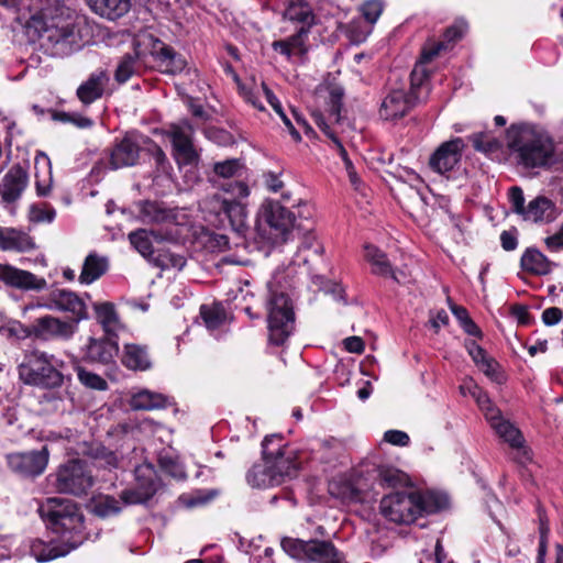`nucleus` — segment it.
Segmentation results:
<instances>
[{"instance_id":"nucleus-37","label":"nucleus","mask_w":563,"mask_h":563,"mask_svg":"<svg viewBox=\"0 0 563 563\" xmlns=\"http://www.w3.org/2000/svg\"><path fill=\"white\" fill-rule=\"evenodd\" d=\"M168 398L163 394L142 389L132 395L131 408L135 410H155L167 407Z\"/></svg>"},{"instance_id":"nucleus-45","label":"nucleus","mask_w":563,"mask_h":563,"mask_svg":"<svg viewBox=\"0 0 563 563\" xmlns=\"http://www.w3.org/2000/svg\"><path fill=\"white\" fill-rule=\"evenodd\" d=\"M262 89L265 93V99L269 103V106L274 109V111L279 115V118L283 120L285 126L288 129L290 135L296 142H299L301 140V136L299 132L295 129L292 122L290 119L286 115V113L283 110L282 103L278 100V98L268 89L266 85L262 86Z\"/></svg>"},{"instance_id":"nucleus-55","label":"nucleus","mask_w":563,"mask_h":563,"mask_svg":"<svg viewBox=\"0 0 563 563\" xmlns=\"http://www.w3.org/2000/svg\"><path fill=\"white\" fill-rule=\"evenodd\" d=\"M135 71V57L126 55L123 57L115 70V79L119 82H125Z\"/></svg>"},{"instance_id":"nucleus-11","label":"nucleus","mask_w":563,"mask_h":563,"mask_svg":"<svg viewBox=\"0 0 563 563\" xmlns=\"http://www.w3.org/2000/svg\"><path fill=\"white\" fill-rule=\"evenodd\" d=\"M278 434L266 437L262 443L264 459L274 465L275 474L280 478L291 477L299 468L297 454L294 450L286 448Z\"/></svg>"},{"instance_id":"nucleus-58","label":"nucleus","mask_w":563,"mask_h":563,"mask_svg":"<svg viewBox=\"0 0 563 563\" xmlns=\"http://www.w3.org/2000/svg\"><path fill=\"white\" fill-rule=\"evenodd\" d=\"M342 97L343 90L340 87H333L330 90V118L335 122H339L340 120Z\"/></svg>"},{"instance_id":"nucleus-15","label":"nucleus","mask_w":563,"mask_h":563,"mask_svg":"<svg viewBox=\"0 0 563 563\" xmlns=\"http://www.w3.org/2000/svg\"><path fill=\"white\" fill-rule=\"evenodd\" d=\"M464 146L460 137L442 143L431 155L430 167L439 174L452 170L460 162Z\"/></svg>"},{"instance_id":"nucleus-21","label":"nucleus","mask_w":563,"mask_h":563,"mask_svg":"<svg viewBox=\"0 0 563 563\" xmlns=\"http://www.w3.org/2000/svg\"><path fill=\"white\" fill-rule=\"evenodd\" d=\"M49 302V308L71 313L75 324L88 317L84 300L73 291L64 289L52 291Z\"/></svg>"},{"instance_id":"nucleus-13","label":"nucleus","mask_w":563,"mask_h":563,"mask_svg":"<svg viewBox=\"0 0 563 563\" xmlns=\"http://www.w3.org/2000/svg\"><path fill=\"white\" fill-rule=\"evenodd\" d=\"M192 134L194 128L186 120L169 125L168 135L179 164H192L198 158V153L192 144Z\"/></svg>"},{"instance_id":"nucleus-8","label":"nucleus","mask_w":563,"mask_h":563,"mask_svg":"<svg viewBox=\"0 0 563 563\" xmlns=\"http://www.w3.org/2000/svg\"><path fill=\"white\" fill-rule=\"evenodd\" d=\"M60 366L62 362L53 355L35 352L20 365L19 375L25 384L54 388L63 383Z\"/></svg>"},{"instance_id":"nucleus-33","label":"nucleus","mask_w":563,"mask_h":563,"mask_svg":"<svg viewBox=\"0 0 563 563\" xmlns=\"http://www.w3.org/2000/svg\"><path fill=\"white\" fill-rule=\"evenodd\" d=\"M35 187L38 196H47L52 188V164L49 157L40 152L35 156Z\"/></svg>"},{"instance_id":"nucleus-9","label":"nucleus","mask_w":563,"mask_h":563,"mask_svg":"<svg viewBox=\"0 0 563 563\" xmlns=\"http://www.w3.org/2000/svg\"><path fill=\"white\" fill-rule=\"evenodd\" d=\"M283 550L291 558L309 563H346L344 555L328 541L284 538Z\"/></svg>"},{"instance_id":"nucleus-30","label":"nucleus","mask_w":563,"mask_h":563,"mask_svg":"<svg viewBox=\"0 0 563 563\" xmlns=\"http://www.w3.org/2000/svg\"><path fill=\"white\" fill-rule=\"evenodd\" d=\"M109 267V261L106 256L90 253L84 262L79 282L90 285L106 274Z\"/></svg>"},{"instance_id":"nucleus-6","label":"nucleus","mask_w":563,"mask_h":563,"mask_svg":"<svg viewBox=\"0 0 563 563\" xmlns=\"http://www.w3.org/2000/svg\"><path fill=\"white\" fill-rule=\"evenodd\" d=\"M269 297L266 302L268 341L274 345H283L295 328V312L291 300L284 292L274 289L268 283Z\"/></svg>"},{"instance_id":"nucleus-26","label":"nucleus","mask_w":563,"mask_h":563,"mask_svg":"<svg viewBox=\"0 0 563 563\" xmlns=\"http://www.w3.org/2000/svg\"><path fill=\"white\" fill-rule=\"evenodd\" d=\"M34 247L35 243L26 232L14 228H0V250L27 252Z\"/></svg>"},{"instance_id":"nucleus-46","label":"nucleus","mask_w":563,"mask_h":563,"mask_svg":"<svg viewBox=\"0 0 563 563\" xmlns=\"http://www.w3.org/2000/svg\"><path fill=\"white\" fill-rule=\"evenodd\" d=\"M200 314L209 330L219 328L225 320V311L220 303L201 306Z\"/></svg>"},{"instance_id":"nucleus-36","label":"nucleus","mask_w":563,"mask_h":563,"mask_svg":"<svg viewBox=\"0 0 563 563\" xmlns=\"http://www.w3.org/2000/svg\"><path fill=\"white\" fill-rule=\"evenodd\" d=\"M122 364L132 371H146L151 367V360L145 346L125 344L123 347Z\"/></svg>"},{"instance_id":"nucleus-63","label":"nucleus","mask_w":563,"mask_h":563,"mask_svg":"<svg viewBox=\"0 0 563 563\" xmlns=\"http://www.w3.org/2000/svg\"><path fill=\"white\" fill-rule=\"evenodd\" d=\"M562 314L563 312L560 308L551 307L542 312V321L547 325H554L562 319Z\"/></svg>"},{"instance_id":"nucleus-35","label":"nucleus","mask_w":563,"mask_h":563,"mask_svg":"<svg viewBox=\"0 0 563 563\" xmlns=\"http://www.w3.org/2000/svg\"><path fill=\"white\" fill-rule=\"evenodd\" d=\"M247 483L253 487L266 488L279 485L280 478L275 474L274 465L264 459V464L253 466L247 473Z\"/></svg>"},{"instance_id":"nucleus-20","label":"nucleus","mask_w":563,"mask_h":563,"mask_svg":"<svg viewBox=\"0 0 563 563\" xmlns=\"http://www.w3.org/2000/svg\"><path fill=\"white\" fill-rule=\"evenodd\" d=\"M29 183L27 173L15 165L9 169L0 184L1 200L5 205H11L20 199Z\"/></svg>"},{"instance_id":"nucleus-60","label":"nucleus","mask_w":563,"mask_h":563,"mask_svg":"<svg viewBox=\"0 0 563 563\" xmlns=\"http://www.w3.org/2000/svg\"><path fill=\"white\" fill-rule=\"evenodd\" d=\"M445 558V554L443 553L442 545L440 543V540H437L434 545V552L426 551L422 553L419 562L420 563H442Z\"/></svg>"},{"instance_id":"nucleus-24","label":"nucleus","mask_w":563,"mask_h":563,"mask_svg":"<svg viewBox=\"0 0 563 563\" xmlns=\"http://www.w3.org/2000/svg\"><path fill=\"white\" fill-rule=\"evenodd\" d=\"M467 30V24L463 20L456 21L450 26L444 33V41L433 43L423 48L421 53L420 65L424 67L426 64L430 63L442 49H446L449 44L460 40Z\"/></svg>"},{"instance_id":"nucleus-31","label":"nucleus","mask_w":563,"mask_h":563,"mask_svg":"<svg viewBox=\"0 0 563 563\" xmlns=\"http://www.w3.org/2000/svg\"><path fill=\"white\" fill-rule=\"evenodd\" d=\"M365 257L372 265V271L375 274L382 276H390L397 283H405V276L402 273H396L391 269V266L387 260L385 253L373 245L365 246Z\"/></svg>"},{"instance_id":"nucleus-12","label":"nucleus","mask_w":563,"mask_h":563,"mask_svg":"<svg viewBox=\"0 0 563 563\" xmlns=\"http://www.w3.org/2000/svg\"><path fill=\"white\" fill-rule=\"evenodd\" d=\"M93 485V476L80 461H70L59 467L55 475V487L60 493L84 495Z\"/></svg>"},{"instance_id":"nucleus-17","label":"nucleus","mask_w":563,"mask_h":563,"mask_svg":"<svg viewBox=\"0 0 563 563\" xmlns=\"http://www.w3.org/2000/svg\"><path fill=\"white\" fill-rule=\"evenodd\" d=\"M0 280L7 286L23 290H42L46 287L44 278L9 264H0Z\"/></svg>"},{"instance_id":"nucleus-61","label":"nucleus","mask_w":563,"mask_h":563,"mask_svg":"<svg viewBox=\"0 0 563 563\" xmlns=\"http://www.w3.org/2000/svg\"><path fill=\"white\" fill-rule=\"evenodd\" d=\"M384 440L394 445L406 446L409 443V435L400 430H389L385 432Z\"/></svg>"},{"instance_id":"nucleus-57","label":"nucleus","mask_w":563,"mask_h":563,"mask_svg":"<svg viewBox=\"0 0 563 563\" xmlns=\"http://www.w3.org/2000/svg\"><path fill=\"white\" fill-rule=\"evenodd\" d=\"M335 146L339 150V153H340L342 159L344 161L345 168H346V172H347V175H349L352 186L356 190H360L361 180H360L351 161L347 157L346 151L344 150L343 145L341 144V142L339 140H335Z\"/></svg>"},{"instance_id":"nucleus-42","label":"nucleus","mask_w":563,"mask_h":563,"mask_svg":"<svg viewBox=\"0 0 563 563\" xmlns=\"http://www.w3.org/2000/svg\"><path fill=\"white\" fill-rule=\"evenodd\" d=\"M161 236L154 231L140 229L129 234V240L134 249L144 257H150L154 253L153 240Z\"/></svg>"},{"instance_id":"nucleus-27","label":"nucleus","mask_w":563,"mask_h":563,"mask_svg":"<svg viewBox=\"0 0 563 563\" xmlns=\"http://www.w3.org/2000/svg\"><path fill=\"white\" fill-rule=\"evenodd\" d=\"M108 81L109 77L102 70L91 74L77 89L79 100L85 104L92 103L102 96Z\"/></svg>"},{"instance_id":"nucleus-22","label":"nucleus","mask_w":563,"mask_h":563,"mask_svg":"<svg viewBox=\"0 0 563 563\" xmlns=\"http://www.w3.org/2000/svg\"><path fill=\"white\" fill-rule=\"evenodd\" d=\"M76 331V324L73 322L62 321L57 318L46 316L37 319L32 325L29 334L48 339L63 338L69 339Z\"/></svg>"},{"instance_id":"nucleus-49","label":"nucleus","mask_w":563,"mask_h":563,"mask_svg":"<svg viewBox=\"0 0 563 563\" xmlns=\"http://www.w3.org/2000/svg\"><path fill=\"white\" fill-rule=\"evenodd\" d=\"M120 501L111 496H100L93 501L92 510L99 517H109L120 511Z\"/></svg>"},{"instance_id":"nucleus-3","label":"nucleus","mask_w":563,"mask_h":563,"mask_svg":"<svg viewBox=\"0 0 563 563\" xmlns=\"http://www.w3.org/2000/svg\"><path fill=\"white\" fill-rule=\"evenodd\" d=\"M41 517L47 527L60 537L63 547H69L73 540L82 541V515L76 505L65 498H48L38 508Z\"/></svg>"},{"instance_id":"nucleus-7","label":"nucleus","mask_w":563,"mask_h":563,"mask_svg":"<svg viewBox=\"0 0 563 563\" xmlns=\"http://www.w3.org/2000/svg\"><path fill=\"white\" fill-rule=\"evenodd\" d=\"M427 76V69L417 63L411 71L410 92L408 93L404 87L390 89L380 103V118L384 120H395L407 114L416 102L420 100L418 91Z\"/></svg>"},{"instance_id":"nucleus-52","label":"nucleus","mask_w":563,"mask_h":563,"mask_svg":"<svg viewBox=\"0 0 563 563\" xmlns=\"http://www.w3.org/2000/svg\"><path fill=\"white\" fill-rule=\"evenodd\" d=\"M79 382L88 388L96 390H106L108 388L107 382L99 375L86 371L81 367L77 371Z\"/></svg>"},{"instance_id":"nucleus-10","label":"nucleus","mask_w":563,"mask_h":563,"mask_svg":"<svg viewBox=\"0 0 563 563\" xmlns=\"http://www.w3.org/2000/svg\"><path fill=\"white\" fill-rule=\"evenodd\" d=\"M250 195L249 186L243 181H229L222 185L221 191L214 196L222 211L231 221L232 225H243L246 217L243 200Z\"/></svg>"},{"instance_id":"nucleus-18","label":"nucleus","mask_w":563,"mask_h":563,"mask_svg":"<svg viewBox=\"0 0 563 563\" xmlns=\"http://www.w3.org/2000/svg\"><path fill=\"white\" fill-rule=\"evenodd\" d=\"M45 15H34L31 19V26L35 27L43 36L56 44H74L75 29L71 23L63 21L48 23L44 21Z\"/></svg>"},{"instance_id":"nucleus-38","label":"nucleus","mask_w":563,"mask_h":563,"mask_svg":"<svg viewBox=\"0 0 563 563\" xmlns=\"http://www.w3.org/2000/svg\"><path fill=\"white\" fill-rule=\"evenodd\" d=\"M133 46L135 57L140 58L152 55L157 58L159 51L164 49L165 44L155 38L151 33L144 31L135 35Z\"/></svg>"},{"instance_id":"nucleus-2","label":"nucleus","mask_w":563,"mask_h":563,"mask_svg":"<svg viewBox=\"0 0 563 563\" xmlns=\"http://www.w3.org/2000/svg\"><path fill=\"white\" fill-rule=\"evenodd\" d=\"M508 147L526 167L552 166L558 162L550 136L531 125H512L507 131Z\"/></svg>"},{"instance_id":"nucleus-47","label":"nucleus","mask_w":563,"mask_h":563,"mask_svg":"<svg viewBox=\"0 0 563 563\" xmlns=\"http://www.w3.org/2000/svg\"><path fill=\"white\" fill-rule=\"evenodd\" d=\"M284 15L290 21H297L307 25H310L313 21L310 5L302 1L290 2Z\"/></svg>"},{"instance_id":"nucleus-43","label":"nucleus","mask_w":563,"mask_h":563,"mask_svg":"<svg viewBox=\"0 0 563 563\" xmlns=\"http://www.w3.org/2000/svg\"><path fill=\"white\" fill-rule=\"evenodd\" d=\"M156 59L162 71L167 74L179 73L186 66V60L166 45L164 46V49L159 51V55Z\"/></svg>"},{"instance_id":"nucleus-32","label":"nucleus","mask_w":563,"mask_h":563,"mask_svg":"<svg viewBox=\"0 0 563 563\" xmlns=\"http://www.w3.org/2000/svg\"><path fill=\"white\" fill-rule=\"evenodd\" d=\"M93 309L96 311V318L101 324L106 335L117 338V333L122 328V324L114 305L111 302H97L93 305Z\"/></svg>"},{"instance_id":"nucleus-4","label":"nucleus","mask_w":563,"mask_h":563,"mask_svg":"<svg viewBox=\"0 0 563 563\" xmlns=\"http://www.w3.org/2000/svg\"><path fill=\"white\" fill-rule=\"evenodd\" d=\"M257 229L271 243L283 244L292 239L296 217L279 201L268 199L258 210Z\"/></svg>"},{"instance_id":"nucleus-23","label":"nucleus","mask_w":563,"mask_h":563,"mask_svg":"<svg viewBox=\"0 0 563 563\" xmlns=\"http://www.w3.org/2000/svg\"><path fill=\"white\" fill-rule=\"evenodd\" d=\"M559 214L560 211L550 199L539 196L528 203L522 218L536 223H549L554 221Z\"/></svg>"},{"instance_id":"nucleus-44","label":"nucleus","mask_w":563,"mask_h":563,"mask_svg":"<svg viewBox=\"0 0 563 563\" xmlns=\"http://www.w3.org/2000/svg\"><path fill=\"white\" fill-rule=\"evenodd\" d=\"M329 492L344 501H357L361 488L349 479H335L329 484Z\"/></svg>"},{"instance_id":"nucleus-39","label":"nucleus","mask_w":563,"mask_h":563,"mask_svg":"<svg viewBox=\"0 0 563 563\" xmlns=\"http://www.w3.org/2000/svg\"><path fill=\"white\" fill-rule=\"evenodd\" d=\"M521 267L532 274L545 275L551 271V263L538 250L528 249L521 257Z\"/></svg>"},{"instance_id":"nucleus-25","label":"nucleus","mask_w":563,"mask_h":563,"mask_svg":"<svg viewBox=\"0 0 563 563\" xmlns=\"http://www.w3.org/2000/svg\"><path fill=\"white\" fill-rule=\"evenodd\" d=\"M140 155V146L130 137L125 136L119 142L110 154V166L112 169L134 165Z\"/></svg>"},{"instance_id":"nucleus-1","label":"nucleus","mask_w":563,"mask_h":563,"mask_svg":"<svg viewBox=\"0 0 563 563\" xmlns=\"http://www.w3.org/2000/svg\"><path fill=\"white\" fill-rule=\"evenodd\" d=\"M445 506V498L434 493L418 490L396 492L380 500V514L397 525H410L423 514H431Z\"/></svg>"},{"instance_id":"nucleus-14","label":"nucleus","mask_w":563,"mask_h":563,"mask_svg":"<svg viewBox=\"0 0 563 563\" xmlns=\"http://www.w3.org/2000/svg\"><path fill=\"white\" fill-rule=\"evenodd\" d=\"M48 463V451L43 446L40 451L12 453L8 455V464L13 472L24 476H37L44 472Z\"/></svg>"},{"instance_id":"nucleus-51","label":"nucleus","mask_w":563,"mask_h":563,"mask_svg":"<svg viewBox=\"0 0 563 563\" xmlns=\"http://www.w3.org/2000/svg\"><path fill=\"white\" fill-rule=\"evenodd\" d=\"M56 216V211L53 207L48 205H32L29 210V219L31 222L41 223L47 222L51 223Z\"/></svg>"},{"instance_id":"nucleus-59","label":"nucleus","mask_w":563,"mask_h":563,"mask_svg":"<svg viewBox=\"0 0 563 563\" xmlns=\"http://www.w3.org/2000/svg\"><path fill=\"white\" fill-rule=\"evenodd\" d=\"M509 199L512 206V210L523 216V212L526 211L527 207H525V197L521 188L519 187H511L509 190Z\"/></svg>"},{"instance_id":"nucleus-48","label":"nucleus","mask_w":563,"mask_h":563,"mask_svg":"<svg viewBox=\"0 0 563 563\" xmlns=\"http://www.w3.org/2000/svg\"><path fill=\"white\" fill-rule=\"evenodd\" d=\"M470 356L485 375L492 379H497L496 368H498V364L493 358L488 357L482 347L472 352Z\"/></svg>"},{"instance_id":"nucleus-19","label":"nucleus","mask_w":563,"mask_h":563,"mask_svg":"<svg viewBox=\"0 0 563 563\" xmlns=\"http://www.w3.org/2000/svg\"><path fill=\"white\" fill-rule=\"evenodd\" d=\"M118 351L115 336L89 338L84 349V358L90 363L109 364L114 360Z\"/></svg>"},{"instance_id":"nucleus-16","label":"nucleus","mask_w":563,"mask_h":563,"mask_svg":"<svg viewBox=\"0 0 563 563\" xmlns=\"http://www.w3.org/2000/svg\"><path fill=\"white\" fill-rule=\"evenodd\" d=\"M135 478L137 481L136 490H128L122 494L128 504L144 503L155 493L156 473L151 464H142L135 468Z\"/></svg>"},{"instance_id":"nucleus-54","label":"nucleus","mask_w":563,"mask_h":563,"mask_svg":"<svg viewBox=\"0 0 563 563\" xmlns=\"http://www.w3.org/2000/svg\"><path fill=\"white\" fill-rule=\"evenodd\" d=\"M473 146L477 151L493 152L498 148V142L495 137L487 133H477L471 137Z\"/></svg>"},{"instance_id":"nucleus-62","label":"nucleus","mask_w":563,"mask_h":563,"mask_svg":"<svg viewBox=\"0 0 563 563\" xmlns=\"http://www.w3.org/2000/svg\"><path fill=\"white\" fill-rule=\"evenodd\" d=\"M95 459L100 465L117 466L118 463L115 454L104 448L97 449Z\"/></svg>"},{"instance_id":"nucleus-34","label":"nucleus","mask_w":563,"mask_h":563,"mask_svg":"<svg viewBox=\"0 0 563 563\" xmlns=\"http://www.w3.org/2000/svg\"><path fill=\"white\" fill-rule=\"evenodd\" d=\"M307 34L308 31L302 26L295 35L287 40L275 41L272 46L274 51L286 56L288 59L292 56H303L307 52Z\"/></svg>"},{"instance_id":"nucleus-28","label":"nucleus","mask_w":563,"mask_h":563,"mask_svg":"<svg viewBox=\"0 0 563 563\" xmlns=\"http://www.w3.org/2000/svg\"><path fill=\"white\" fill-rule=\"evenodd\" d=\"M79 545V540H73L69 547L58 545L55 542L46 543L42 540L31 542V554L38 562H46L68 554Z\"/></svg>"},{"instance_id":"nucleus-53","label":"nucleus","mask_w":563,"mask_h":563,"mask_svg":"<svg viewBox=\"0 0 563 563\" xmlns=\"http://www.w3.org/2000/svg\"><path fill=\"white\" fill-rule=\"evenodd\" d=\"M242 164L239 159H227L213 165L214 174L223 178L234 177L240 174Z\"/></svg>"},{"instance_id":"nucleus-64","label":"nucleus","mask_w":563,"mask_h":563,"mask_svg":"<svg viewBox=\"0 0 563 563\" xmlns=\"http://www.w3.org/2000/svg\"><path fill=\"white\" fill-rule=\"evenodd\" d=\"M545 245L552 252L563 249V223L556 233L545 239Z\"/></svg>"},{"instance_id":"nucleus-41","label":"nucleus","mask_w":563,"mask_h":563,"mask_svg":"<svg viewBox=\"0 0 563 563\" xmlns=\"http://www.w3.org/2000/svg\"><path fill=\"white\" fill-rule=\"evenodd\" d=\"M140 213L142 221L146 223H163L174 219L172 210L155 201L143 202Z\"/></svg>"},{"instance_id":"nucleus-5","label":"nucleus","mask_w":563,"mask_h":563,"mask_svg":"<svg viewBox=\"0 0 563 563\" xmlns=\"http://www.w3.org/2000/svg\"><path fill=\"white\" fill-rule=\"evenodd\" d=\"M460 393L463 396L472 397L476 401L490 427L511 448H520L523 444L521 432L501 417L499 409L494 406L488 396L472 378L467 377L463 380L460 385Z\"/></svg>"},{"instance_id":"nucleus-50","label":"nucleus","mask_w":563,"mask_h":563,"mask_svg":"<svg viewBox=\"0 0 563 563\" xmlns=\"http://www.w3.org/2000/svg\"><path fill=\"white\" fill-rule=\"evenodd\" d=\"M263 85H266V84L261 82L260 85H257V84L253 82V85L251 87H247L245 85L240 86V91H241L243 98L246 100V102H249L254 108H256L261 111L265 109L263 102L261 101L262 97L265 98V93L262 89Z\"/></svg>"},{"instance_id":"nucleus-56","label":"nucleus","mask_w":563,"mask_h":563,"mask_svg":"<svg viewBox=\"0 0 563 563\" xmlns=\"http://www.w3.org/2000/svg\"><path fill=\"white\" fill-rule=\"evenodd\" d=\"M383 3L379 0H368L362 8V14L369 23H375L383 12Z\"/></svg>"},{"instance_id":"nucleus-29","label":"nucleus","mask_w":563,"mask_h":563,"mask_svg":"<svg viewBox=\"0 0 563 563\" xmlns=\"http://www.w3.org/2000/svg\"><path fill=\"white\" fill-rule=\"evenodd\" d=\"M88 7L98 15L117 20L129 12L131 0H86Z\"/></svg>"},{"instance_id":"nucleus-40","label":"nucleus","mask_w":563,"mask_h":563,"mask_svg":"<svg viewBox=\"0 0 563 563\" xmlns=\"http://www.w3.org/2000/svg\"><path fill=\"white\" fill-rule=\"evenodd\" d=\"M374 472L376 473V481L383 487L402 486L408 482V477L404 472L388 464L375 466Z\"/></svg>"}]
</instances>
